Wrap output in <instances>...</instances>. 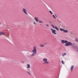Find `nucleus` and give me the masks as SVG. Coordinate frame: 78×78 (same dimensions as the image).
<instances>
[{
    "label": "nucleus",
    "instance_id": "nucleus-1",
    "mask_svg": "<svg viewBox=\"0 0 78 78\" xmlns=\"http://www.w3.org/2000/svg\"><path fill=\"white\" fill-rule=\"evenodd\" d=\"M75 44V43H73L72 44V43H71V42H68V43L66 44H65V45L66 47H68V46L71 45V46H73H73H74L73 45H74Z\"/></svg>",
    "mask_w": 78,
    "mask_h": 78
},
{
    "label": "nucleus",
    "instance_id": "nucleus-2",
    "mask_svg": "<svg viewBox=\"0 0 78 78\" xmlns=\"http://www.w3.org/2000/svg\"><path fill=\"white\" fill-rule=\"evenodd\" d=\"M73 49L75 50L77 52H78V46L76 47L75 46H73Z\"/></svg>",
    "mask_w": 78,
    "mask_h": 78
},
{
    "label": "nucleus",
    "instance_id": "nucleus-3",
    "mask_svg": "<svg viewBox=\"0 0 78 78\" xmlns=\"http://www.w3.org/2000/svg\"><path fill=\"white\" fill-rule=\"evenodd\" d=\"M36 51H37V50H36V47L34 46V49L32 50V52L33 53H36Z\"/></svg>",
    "mask_w": 78,
    "mask_h": 78
},
{
    "label": "nucleus",
    "instance_id": "nucleus-4",
    "mask_svg": "<svg viewBox=\"0 0 78 78\" xmlns=\"http://www.w3.org/2000/svg\"><path fill=\"white\" fill-rule=\"evenodd\" d=\"M23 11L26 14H27V15H28V13H27V10H26V9H25V8H23Z\"/></svg>",
    "mask_w": 78,
    "mask_h": 78
},
{
    "label": "nucleus",
    "instance_id": "nucleus-5",
    "mask_svg": "<svg viewBox=\"0 0 78 78\" xmlns=\"http://www.w3.org/2000/svg\"><path fill=\"white\" fill-rule=\"evenodd\" d=\"M73 67H74V66H72L70 68L71 69V72H72L73 71Z\"/></svg>",
    "mask_w": 78,
    "mask_h": 78
},
{
    "label": "nucleus",
    "instance_id": "nucleus-6",
    "mask_svg": "<svg viewBox=\"0 0 78 78\" xmlns=\"http://www.w3.org/2000/svg\"><path fill=\"white\" fill-rule=\"evenodd\" d=\"M55 32H56V30H53L52 31V32L53 33H54V34H56V33H55Z\"/></svg>",
    "mask_w": 78,
    "mask_h": 78
},
{
    "label": "nucleus",
    "instance_id": "nucleus-7",
    "mask_svg": "<svg viewBox=\"0 0 78 78\" xmlns=\"http://www.w3.org/2000/svg\"><path fill=\"white\" fill-rule=\"evenodd\" d=\"M34 19L35 20L36 22H38V21H39V20L38 19V18L36 17H34Z\"/></svg>",
    "mask_w": 78,
    "mask_h": 78
},
{
    "label": "nucleus",
    "instance_id": "nucleus-8",
    "mask_svg": "<svg viewBox=\"0 0 78 78\" xmlns=\"http://www.w3.org/2000/svg\"><path fill=\"white\" fill-rule=\"evenodd\" d=\"M43 60L44 62H46V61H47V59L46 58H43Z\"/></svg>",
    "mask_w": 78,
    "mask_h": 78
},
{
    "label": "nucleus",
    "instance_id": "nucleus-9",
    "mask_svg": "<svg viewBox=\"0 0 78 78\" xmlns=\"http://www.w3.org/2000/svg\"><path fill=\"white\" fill-rule=\"evenodd\" d=\"M63 32H64V33H68V30H64Z\"/></svg>",
    "mask_w": 78,
    "mask_h": 78
},
{
    "label": "nucleus",
    "instance_id": "nucleus-10",
    "mask_svg": "<svg viewBox=\"0 0 78 78\" xmlns=\"http://www.w3.org/2000/svg\"><path fill=\"white\" fill-rule=\"evenodd\" d=\"M61 43L62 44H64V43H65V41L64 40H62L61 41Z\"/></svg>",
    "mask_w": 78,
    "mask_h": 78
},
{
    "label": "nucleus",
    "instance_id": "nucleus-11",
    "mask_svg": "<svg viewBox=\"0 0 78 78\" xmlns=\"http://www.w3.org/2000/svg\"><path fill=\"white\" fill-rule=\"evenodd\" d=\"M1 34H4V35H5V33L2 32H0V35H1Z\"/></svg>",
    "mask_w": 78,
    "mask_h": 78
},
{
    "label": "nucleus",
    "instance_id": "nucleus-12",
    "mask_svg": "<svg viewBox=\"0 0 78 78\" xmlns=\"http://www.w3.org/2000/svg\"><path fill=\"white\" fill-rule=\"evenodd\" d=\"M66 55L67 54H66V53H64L62 54V56H64L65 55Z\"/></svg>",
    "mask_w": 78,
    "mask_h": 78
},
{
    "label": "nucleus",
    "instance_id": "nucleus-13",
    "mask_svg": "<svg viewBox=\"0 0 78 78\" xmlns=\"http://www.w3.org/2000/svg\"><path fill=\"white\" fill-rule=\"evenodd\" d=\"M27 69H29V68H30V64H28L27 65Z\"/></svg>",
    "mask_w": 78,
    "mask_h": 78
},
{
    "label": "nucleus",
    "instance_id": "nucleus-14",
    "mask_svg": "<svg viewBox=\"0 0 78 78\" xmlns=\"http://www.w3.org/2000/svg\"><path fill=\"white\" fill-rule=\"evenodd\" d=\"M44 64H49V62H44Z\"/></svg>",
    "mask_w": 78,
    "mask_h": 78
},
{
    "label": "nucleus",
    "instance_id": "nucleus-15",
    "mask_svg": "<svg viewBox=\"0 0 78 78\" xmlns=\"http://www.w3.org/2000/svg\"><path fill=\"white\" fill-rule=\"evenodd\" d=\"M36 53H33L32 55H31V56H34V55H36Z\"/></svg>",
    "mask_w": 78,
    "mask_h": 78
},
{
    "label": "nucleus",
    "instance_id": "nucleus-16",
    "mask_svg": "<svg viewBox=\"0 0 78 78\" xmlns=\"http://www.w3.org/2000/svg\"><path fill=\"white\" fill-rule=\"evenodd\" d=\"M55 29H56L57 30H58V31H59V29H58V28H57V27H55Z\"/></svg>",
    "mask_w": 78,
    "mask_h": 78
},
{
    "label": "nucleus",
    "instance_id": "nucleus-17",
    "mask_svg": "<svg viewBox=\"0 0 78 78\" xmlns=\"http://www.w3.org/2000/svg\"><path fill=\"white\" fill-rule=\"evenodd\" d=\"M60 31H64V30L63 29H62V28H60Z\"/></svg>",
    "mask_w": 78,
    "mask_h": 78
},
{
    "label": "nucleus",
    "instance_id": "nucleus-18",
    "mask_svg": "<svg viewBox=\"0 0 78 78\" xmlns=\"http://www.w3.org/2000/svg\"><path fill=\"white\" fill-rule=\"evenodd\" d=\"M40 46L41 47H44V45L43 44H40Z\"/></svg>",
    "mask_w": 78,
    "mask_h": 78
},
{
    "label": "nucleus",
    "instance_id": "nucleus-19",
    "mask_svg": "<svg viewBox=\"0 0 78 78\" xmlns=\"http://www.w3.org/2000/svg\"><path fill=\"white\" fill-rule=\"evenodd\" d=\"M65 43H66V44H67L68 43V41L67 40L65 41Z\"/></svg>",
    "mask_w": 78,
    "mask_h": 78
},
{
    "label": "nucleus",
    "instance_id": "nucleus-20",
    "mask_svg": "<svg viewBox=\"0 0 78 78\" xmlns=\"http://www.w3.org/2000/svg\"><path fill=\"white\" fill-rule=\"evenodd\" d=\"M75 41H76V42H78V40L77 38L76 39Z\"/></svg>",
    "mask_w": 78,
    "mask_h": 78
},
{
    "label": "nucleus",
    "instance_id": "nucleus-21",
    "mask_svg": "<svg viewBox=\"0 0 78 78\" xmlns=\"http://www.w3.org/2000/svg\"><path fill=\"white\" fill-rule=\"evenodd\" d=\"M62 63L63 64H64V61H63V60L62 61Z\"/></svg>",
    "mask_w": 78,
    "mask_h": 78
},
{
    "label": "nucleus",
    "instance_id": "nucleus-22",
    "mask_svg": "<svg viewBox=\"0 0 78 78\" xmlns=\"http://www.w3.org/2000/svg\"><path fill=\"white\" fill-rule=\"evenodd\" d=\"M27 73H29V74H30V75H31V73H30V72H28V71H27Z\"/></svg>",
    "mask_w": 78,
    "mask_h": 78
},
{
    "label": "nucleus",
    "instance_id": "nucleus-23",
    "mask_svg": "<svg viewBox=\"0 0 78 78\" xmlns=\"http://www.w3.org/2000/svg\"><path fill=\"white\" fill-rule=\"evenodd\" d=\"M49 12L51 14H53V13L52 12H51V11L50 10Z\"/></svg>",
    "mask_w": 78,
    "mask_h": 78
},
{
    "label": "nucleus",
    "instance_id": "nucleus-24",
    "mask_svg": "<svg viewBox=\"0 0 78 78\" xmlns=\"http://www.w3.org/2000/svg\"><path fill=\"white\" fill-rule=\"evenodd\" d=\"M38 22H39V23H42L43 22L41 21H39Z\"/></svg>",
    "mask_w": 78,
    "mask_h": 78
},
{
    "label": "nucleus",
    "instance_id": "nucleus-25",
    "mask_svg": "<svg viewBox=\"0 0 78 78\" xmlns=\"http://www.w3.org/2000/svg\"><path fill=\"white\" fill-rule=\"evenodd\" d=\"M51 26L53 28H55V26L52 24H51Z\"/></svg>",
    "mask_w": 78,
    "mask_h": 78
},
{
    "label": "nucleus",
    "instance_id": "nucleus-26",
    "mask_svg": "<svg viewBox=\"0 0 78 78\" xmlns=\"http://www.w3.org/2000/svg\"><path fill=\"white\" fill-rule=\"evenodd\" d=\"M53 17H54V18H55V19H56V17L55 16V15H53Z\"/></svg>",
    "mask_w": 78,
    "mask_h": 78
},
{
    "label": "nucleus",
    "instance_id": "nucleus-27",
    "mask_svg": "<svg viewBox=\"0 0 78 78\" xmlns=\"http://www.w3.org/2000/svg\"><path fill=\"white\" fill-rule=\"evenodd\" d=\"M34 25H36V22H34Z\"/></svg>",
    "mask_w": 78,
    "mask_h": 78
},
{
    "label": "nucleus",
    "instance_id": "nucleus-28",
    "mask_svg": "<svg viewBox=\"0 0 78 78\" xmlns=\"http://www.w3.org/2000/svg\"><path fill=\"white\" fill-rule=\"evenodd\" d=\"M46 25L48 27H49V26H48V24H46Z\"/></svg>",
    "mask_w": 78,
    "mask_h": 78
},
{
    "label": "nucleus",
    "instance_id": "nucleus-29",
    "mask_svg": "<svg viewBox=\"0 0 78 78\" xmlns=\"http://www.w3.org/2000/svg\"><path fill=\"white\" fill-rule=\"evenodd\" d=\"M49 23H51V22L50 21H49Z\"/></svg>",
    "mask_w": 78,
    "mask_h": 78
},
{
    "label": "nucleus",
    "instance_id": "nucleus-30",
    "mask_svg": "<svg viewBox=\"0 0 78 78\" xmlns=\"http://www.w3.org/2000/svg\"><path fill=\"white\" fill-rule=\"evenodd\" d=\"M23 63H24V62H23V61H21Z\"/></svg>",
    "mask_w": 78,
    "mask_h": 78
},
{
    "label": "nucleus",
    "instance_id": "nucleus-31",
    "mask_svg": "<svg viewBox=\"0 0 78 78\" xmlns=\"http://www.w3.org/2000/svg\"><path fill=\"white\" fill-rule=\"evenodd\" d=\"M51 30H52V31H53V30L52 28L51 29Z\"/></svg>",
    "mask_w": 78,
    "mask_h": 78
},
{
    "label": "nucleus",
    "instance_id": "nucleus-32",
    "mask_svg": "<svg viewBox=\"0 0 78 78\" xmlns=\"http://www.w3.org/2000/svg\"><path fill=\"white\" fill-rule=\"evenodd\" d=\"M45 44H47V43H45Z\"/></svg>",
    "mask_w": 78,
    "mask_h": 78
},
{
    "label": "nucleus",
    "instance_id": "nucleus-33",
    "mask_svg": "<svg viewBox=\"0 0 78 78\" xmlns=\"http://www.w3.org/2000/svg\"><path fill=\"white\" fill-rule=\"evenodd\" d=\"M55 15L56 16V14H55Z\"/></svg>",
    "mask_w": 78,
    "mask_h": 78
},
{
    "label": "nucleus",
    "instance_id": "nucleus-34",
    "mask_svg": "<svg viewBox=\"0 0 78 78\" xmlns=\"http://www.w3.org/2000/svg\"><path fill=\"white\" fill-rule=\"evenodd\" d=\"M29 70H30V69H29Z\"/></svg>",
    "mask_w": 78,
    "mask_h": 78
}]
</instances>
